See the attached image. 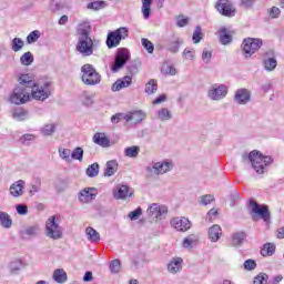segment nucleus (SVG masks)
<instances>
[{
  "label": "nucleus",
  "instance_id": "f257e3e1",
  "mask_svg": "<svg viewBox=\"0 0 284 284\" xmlns=\"http://www.w3.org/2000/svg\"><path fill=\"white\" fill-rule=\"evenodd\" d=\"M19 85H17L10 97L11 103L14 105H23L30 101L31 95L28 88H34V80L28 73L20 74L18 79Z\"/></svg>",
  "mask_w": 284,
  "mask_h": 284
},
{
  "label": "nucleus",
  "instance_id": "f03ea898",
  "mask_svg": "<svg viewBox=\"0 0 284 284\" xmlns=\"http://www.w3.org/2000/svg\"><path fill=\"white\" fill-rule=\"evenodd\" d=\"M242 163H251V166L255 170L256 174H265V169L274 163V158L264 155L258 150H253L248 153H242Z\"/></svg>",
  "mask_w": 284,
  "mask_h": 284
},
{
  "label": "nucleus",
  "instance_id": "7ed1b4c3",
  "mask_svg": "<svg viewBox=\"0 0 284 284\" xmlns=\"http://www.w3.org/2000/svg\"><path fill=\"white\" fill-rule=\"evenodd\" d=\"M78 32L81 37L78 40L77 51L80 52L82 57H92V54H94V41L90 37L92 32L90 21L82 22Z\"/></svg>",
  "mask_w": 284,
  "mask_h": 284
},
{
  "label": "nucleus",
  "instance_id": "20e7f679",
  "mask_svg": "<svg viewBox=\"0 0 284 284\" xmlns=\"http://www.w3.org/2000/svg\"><path fill=\"white\" fill-rule=\"evenodd\" d=\"M248 207L251 210V219L255 223L262 219L264 223H270L272 221V214L270 213V206L267 204H258L254 199L248 200Z\"/></svg>",
  "mask_w": 284,
  "mask_h": 284
},
{
  "label": "nucleus",
  "instance_id": "39448f33",
  "mask_svg": "<svg viewBox=\"0 0 284 284\" xmlns=\"http://www.w3.org/2000/svg\"><path fill=\"white\" fill-rule=\"evenodd\" d=\"M81 72V79L84 85H99L101 83V74L97 72V69L92 64L82 65Z\"/></svg>",
  "mask_w": 284,
  "mask_h": 284
},
{
  "label": "nucleus",
  "instance_id": "423d86ee",
  "mask_svg": "<svg viewBox=\"0 0 284 284\" xmlns=\"http://www.w3.org/2000/svg\"><path fill=\"white\" fill-rule=\"evenodd\" d=\"M242 52L245 59H250L253 54L263 48V39L261 38H245L242 42Z\"/></svg>",
  "mask_w": 284,
  "mask_h": 284
},
{
  "label": "nucleus",
  "instance_id": "0eeeda50",
  "mask_svg": "<svg viewBox=\"0 0 284 284\" xmlns=\"http://www.w3.org/2000/svg\"><path fill=\"white\" fill-rule=\"evenodd\" d=\"M123 39H128V28L121 27L114 31H110L106 36V47L109 50L118 48Z\"/></svg>",
  "mask_w": 284,
  "mask_h": 284
},
{
  "label": "nucleus",
  "instance_id": "6e6552de",
  "mask_svg": "<svg viewBox=\"0 0 284 284\" xmlns=\"http://www.w3.org/2000/svg\"><path fill=\"white\" fill-rule=\"evenodd\" d=\"M57 219H59V216L52 215L47 220L45 223L47 236L53 241L63 239V229H61V225L57 223Z\"/></svg>",
  "mask_w": 284,
  "mask_h": 284
},
{
  "label": "nucleus",
  "instance_id": "1a4fd4ad",
  "mask_svg": "<svg viewBox=\"0 0 284 284\" xmlns=\"http://www.w3.org/2000/svg\"><path fill=\"white\" fill-rule=\"evenodd\" d=\"M130 61V50L126 48H120L116 50L113 63L111 64V72L116 73Z\"/></svg>",
  "mask_w": 284,
  "mask_h": 284
},
{
  "label": "nucleus",
  "instance_id": "9d476101",
  "mask_svg": "<svg viewBox=\"0 0 284 284\" xmlns=\"http://www.w3.org/2000/svg\"><path fill=\"white\" fill-rule=\"evenodd\" d=\"M215 10H217L222 17H227L229 19L236 17V8H234V4L230 0H217L215 2Z\"/></svg>",
  "mask_w": 284,
  "mask_h": 284
},
{
  "label": "nucleus",
  "instance_id": "9b49d317",
  "mask_svg": "<svg viewBox=\"0 0 284 284\" xmlns=\"http://www.w3.org/2000/svg\"><path fill=\"white\" fill-rule=\"evenodd\" d=\"M263 65L266 72H274L276 70L278 61L276 60V51L274 49H270L264 53Z\"/></svg>",
  "mask_w": 284,
  "mask_h": 284
},
{
  "label": "nucleus",
  "instance_id": "f8f14e48",
  "mask_svg": "<svg viewBox=\"0 0 284 284\" xmlns=\"http://www.w3.org/2000/svg\"><path fill=\"white\" fill-rule=\"evenodd\" d=\"M97 194H99L97 187H84L78 193V199L80 203L88 204L97 199Z\"/></svg>",
  "mask_w": 284,
  "mask_h": 284
},
{
  "label": "nucleus",
  "instance_id": "ddd939ff",
  "mask_svg": "<svg viewBox=\"0 0 284 284\" xmlns=\"http://www.w3.org/2000/svg\"><path fill=\"white\" fill-rule=\"evenodd\" d=\"M28 91L36 101H45V99L50 98V92L39 87V83L36 82L33 87H28Z\"/></svg>",
  "mask_w": 284,
  "mask_h": 284
},
{
  "label": "nucleus",
  "instance_id": "4468645a",
  "mask_svg": "<svg viewBox=\"0 0 284 284\" xmlns=\"http://www.w3.org/2000/svg\"><path fill=\"white\" fill-rule=\"evenodd\" d=\"M185 41L183 38L179 37H172L169 40H166V43L164 44V49L166 52H170L171 54H178V52L181 50V45H183Z\"/></svg>",
  "mask_w": 284,
  "mask_h": 284
},
{
  "label": "nucleus",
  "instance_id": "2eb2a0df",
  "mask_svg": "<svg viewBox=\"0 0 284 284\" xmlns=\"http://www.w3.org/2000/svg\"><path fill=\"white\" fill-rule=\"evenodd\" d=\"M234 101L239 105H247L252 101V93L247 89H237L234 95Z\"/></svg>",
  "mask_w": 284,
  "mask_h": 284
},
{
  "label": "nucleus",
  "instance_id": "dca6fc26",
  "mask_svg": "<svg viewBox=\"0 0 284 284\" xmlns=\"http://www.w3.org/2000/svg\"><path fill=\"white\" fill-rule=\"evenodd\" d=\"M173 227L178 230V232H187L190 227H192V222L187 217H175L171 221Z\"/></svg>",
  "mask_w": 284,
  "mask_h": 284
},
{
  "label": "nucleus",
  "instance_id": "f3484780",
  "mask_svg": "<svg viewBox=\"0 0 284 284\" xmlns=\"http://www.w3.org/2000/svg\"><path fill=\"white\" fill-rule=\"evenodd\" d=\"M232 34H234V31H230L226 27H222L219 31V41L221 45H230V43L234 41Z\"/></svg>",
  "mask_w": 284,
  "mask_h": 284
},
{
  "label": "nucleus",
  "instance_id": "a211bd4d",
  "mask_svg": "<svg viewBox=\"0 0 284 284\" xmlns=\"http://www.w3.org/2000/svg\"><path fill=\"white\" fill-rule=\"evenodd\" d=\"M227 95V87L221 84L217 88H213L209 91V97L212 101H220V99H225Z\"/></svg>",
  "mask_w": 284,
  "mask_h": 284
},
{
  "label": "nucleus",
  "instance_id": "6ab92c4d",
  "mask_svg": "<svg viewBox=\"0 0 284 284\" xmlns=\"http://www.w3.org/2000/svg\"><path fill=\"white\" fill-rule=\"evenodd\" d=\"M132 85V77L130 75H124L123 78L118 79L113 84H112V92H119L123 90V88H130Z\"/></svg>",
  "mask_w": 284,
  "mask_h": 284
},
{
  "label": "nucleus",
  "instance_id": "aec40b11",
  "mask_svg": "<svg viewBox=\"0 0 284 284\" xmlns=\"http://www.w3.org/2000/svg\"><path fill=\"white\" fill-rule=\"evenodd\" d=\"M148 212L150 216H153V219H160V216L168 214V206H161L158 203H153L151 206H149Z\"/></svg>",
  "mask_w": 284,
  "mask_h": 284
},
{
  "label": "nucleus",
  "instance_id": "412c9836",
  "mask_svg": "<svg viewBox=\"0 0 284 284\" xmlns=\"http://www.w3.org/2000/svg\"><path fill=\"white\" fill-rule=\"evenodd\" d=\"M24 187H26V181L18 180L9 189L11 196H14L16 199H18V196H23Z\"/></svg>",
  "mask_w": 284,
  "mask_h": 284
},
{
  "label": "nucleus",
  "instance_id": "4be33fe9",
  "mask_svg": "<svg viewBox=\"0 0 284 284\" xmlns=\"http://www.w3.org/2000/svg\"><path fill=\"white\" fill-rule=\"evenodd\" d=\"M221 236H223V230L221 225L214 224L209 229V239L211 243H219Z\"/></svg>",
  "mask_w": 284,
  "mask_h": 284
},
{
  "label": "nucleus",
  "instance_id": "5701e85b",
  "mask_svg": "<svg viewBox=\"0 0 284 284\" xmlns=\"http://www.w3.org/2000/svg\"><path fill=\"white\" fill-rule=\"evenodd\" d=\"M231 239L233 247H241V245L247 241V233L245 231L235 232L232 234Z\"/></svg>",
  "mask_w": 284,
  "mask_h": 284
},
{
  "label": "nucleus",
  "instance_id": "b1692460",
  "mask_svg": "<svg viewBox=\"0 0 284 284\" xmlns=\"http://www.w3.org/2000/svg\"><path fill=\"white\" fill-rule=\"evenodd\" d=\"M173 166L172 162H155L153 164V170H155V174H165V172H170Z\"/></svg>",
  "mask_w": 284,
  "mask_h": 284
},
{
  "label": "nucleus",
  "instance_id": "393cba45",
  "mask_svg": "<svg viewBox=\"0 0 284 284\" xmlns=\"http://www.w3.org/2000/svg\"><path fill=\"white\" fill-rule=\"evenodd\" d=\"M93 143L100 145V148H110V138L105 136V133H94Z\"/></svg>",
  "mask_w": 284,
  "mask_h": 284
},
{
  "label": "nucleus",
  "instance_id": "a878e982",
  "mask_svg": "<svg viewBox=\"0 0 284 284\" xmlns=\"http://www.w3.org/2000/svg\"><path fill=\"white\" fill-rule=\"evenodd\" d=\"M119 171V163L116 162V160H110L106 162V166L104 170V176H114V174H116V172Z\"/></svg>",
  "mask_w": 284,
  "mask_h": 284
},
{
  "label": "nucleus",
  "instance_id": "bb28decb",
  "mask_svg": "<svg viewBox=\"0 0 284 284\" xmlns=\"http://www.w3.org/2000/svg\"><path fill=\"white\" fill-rule=\"evenodd\" d=\"M183 265V258L174 257L169 264L168 270L171 274H176V272H181Z\"/></svg>",
  "mask_w": 284,
  "mask_h": 284
},
{
  "label": "nucleus",
  "instance_id": "cd10ccee",
  "mask_svg": "<svg viewBox=\"0 0 284 284\" xmlns=\"http://www.w3.org/2000/svg\"><path fill=\"white\" fill-rule=\"evenodd\" d=\"M261 256H274V254L276 253V244L272 243V242H267L265 244H263L261 251Z\"/></svg>",
  "mask_w": 284,
  "mask_h": 284
},
{
  "label": "nucleus",
  "instance_id": "c85d7f7f",
  "mask_svg": "<svg viewBox=\"0 0 284 284\" xmlns=\"http://www.w3.org/2000/svg\"><path fill=\"white\" fill-rule=\"evenodd\" d=\"M139 68H141V60L139 59L131 61L126 67V72L129 77H131V80H132V77H135V74H139Z\"/></svg>",
  "mask_w": 284,
  "mask_h": 284
},
{
  "label": "nucleus",
  "instance_id": "c756f323",
  "mask_svg": "<svg viewBox=\"0 0 284 284\" xmlns=\"http://www.w3.org/2000/svg\"><path fill=\"white\" fill-rule=\"evenodd\" d=\"M85 234L88 236V241L91 243H99L101 241V234H99L92 226L87 227Z\"/></svg>",
  "mask_w": 284,
  "mask_h": 284
},
{
  "label": "nucleus",
  "instance_id": "7c9ffc66",
  "mask_svg": "<svg viewBox=\"0 0 284 284\" xmlns=\"http://www.w3.org/2000/svg\"><path fill=\"white\" fill-rule=\"evenodd\" d=\"M114 194V199L116 200H121V199H128V196H132V194H130V186L128 185H121L116 192L113 193Z\"/></svg>",
  "mask_w": 284,
  "mask_h": 284
},
{
  "label": "nucleus",
  "instance_id": "2f4dec72",
  "mask_svg": "<svg viewBox=\"0 0 284 284\" xmlns=\"http://www.w3.org/2000/svg\"><path fill=\"white\" fill-rule=\"evenodd\" d=\"M53 281H55V283H60V284L65 283V281H68V273H65V271L63 268H57L53 272Z\"/></svg>",
  "mask_w": 284,
  "mask_h": 284
},
{
  "label": "nucleus",
  "instance_id": "473e14b6",
  "mask_svg": "<svg viewBox=\"0 0 284 284\" xmlns=\"http://www.w3.org/2000/svg\"><path fill=\"white\" fill-rule=\"evenodd\" d=\"M54 132H57V124H54V123L44 124L40 129V133L42 136H52V134H54Z\"/></svg>",
  "mask_w": 284,
  "mask_h": 284
},
{
  "label": "nucleus",
  "instance_id": "72a5a7b5",
  "mask_svg": "<svg viewBox=\"0 0 284 284\" xmlns=\"http://www.w3.org/2000/svg\"><path fill=\"white\" fill-rule=\"evenodd\" d=\"M142 14L144 19H150L152 14V0H142Z\"/></svg>",
  "mask_w": 284,
  "mask_h": 284
},
{
  "label": "nucleus",
  "instance_id": "f704fd0d",
  "mask_svg": "<svg viewBox=\"0 0 284 284\" xmlns=\"http://www.w3.org/2000/svg\"><path fill=\"white\" fill-rule=\"evenodd\" d=\"M0 225H2V227H6L7 230H10V227H12V219L8 213L0 212Z\"/></svg>",
  "mask_w": 284,
  "mask_h": 284
},
{
  "label": "nucleus",
  "instance_id": "c9c22d12",
  "mask_svg": "<svg viewBox=\"0 0 284 284\" xmlns=\"http://www.w3.org/2000/svg\"><path fill=\"white\" fill-rule=\"evenodd\" d=\"M99 163L94 162L93 164L89 165L85 170V174L87 176H89V179H94V176H99Z\"/></svg>",
  "mask_w": 284,
  "mask_h": 284
},
{
  "label": "nucleus",
  "instance_id": "e433bc0d",
  "mask_svg": "<svg viewBox=\"0 0 284 284\" xmlns=\"http://www.w3.org/2000/svg\"><path fill=\"white\" fill-rule=\"evenodd\" d=\"M20 63L21 65H32V63H34V55L32 54V52H24L20 57Z\"/></svg>",
  "mask_w": 284,
  "mask_h": 284
},
{
  "label": "nucleus",
  "instance_id": "4c0bfd02",
  "mask_svg": "<svg viewBox=\"0 0 284 284\" xmlns=\"http://www.w3.org/2000/svg\"><path fill=\"white\" fill-rule=\"evenodd\" d=\"M108 3L103 0H98V1H93V2H89L87 4L88 10H103V8H106Z\"/></svg>",
  "mask_w": 284,
  "mask_h": 284
},
{
  "label": "nucleus",
  "instance_id": "58836bf2",
  "mask_svg": "<svg viewBox=\"0 0 284 284\" xmlns=\"http://www.w3.org/2000/svg\"><path fill=\"white\" fill-rule=\"evenodd\" d=\"M139 152H141V148L136 145L128 146L124 150V155L129 156V159H136L139 156Z\"/></svg>",
  "mask_w": 284,
  "mask_h": 284
},
{
  "label": "nucleus",
  "instance_id": "ea45409f",
  "mask_svg": "<svg viewBox=\"0 0 284 284\" xmlns=\"http://www.w3.org/2000/svg\"><path fill=\"white\" fill-rule=\"evenodd\" d=\"M23 45H26V42L21 38H13L11 41V50H13V52H21Z\"/></svg>",
  "mask_w": 284,
  "mask_h": 284
},
{
  "label": "nucleus",
  "instance_id": "a19ab883",
  "mask_svg": "<svg viewBox=\"0 0 284 284\" xmlns=\"http://www.w3.org/2000/svg\"><path fill=\"white\" fill-rule=\"evenodd\" d=\"M83 148L81 146H77L73 149V151L71 152V161H79L80 163L83 161Z\"/></svg>",
  "mask_w": 284,
  "mask_h": 284
},
{
  "label": "nucleus",
  "instance_id": "79ce46f5",
  "mask_svg": "<svg viewBox=\"0 0 284 284\" xmlns=\"http://www.w3.org/2000/svg\"><path fill=\"white\" fill-rule=\"evenodd\" d=\"M55 192L61 194V192H65L68 190V180H63L61 178H58L54 183Z\"/></svg>",
  "mask_w": 284,
  "mask_h": 284
},
{
  "label": "nucleus",
  "instance_id": "37998d69",
  "mask_svg": "<svg viewBox=\"0 0 284 284\" xmlns=\"http://www.w3.org/2000/svg\"><path fill=\"white\" fill-rule=\"evenodd\" d=\"M156 90H159V84L156 83V80L154 79L149 80V82L145 84L144 92L146 94H154Z\"/></svg>",
  "mask_w": 284,
  "mask_h": 284
},
{
  "label": "nucleus",
  "instance_id": "c03bdc74",
  "mask_svg": "<svg viewBox=\"0 0 284 284\" xmlns=\"http://www.w3.org/2000/svg\"><path fill=\"white\" fill-rule=\"evenodd\" d=\"M22 145H31L32 141H37V135L32 133H26L19 139Z\"/></svg>",
  "mask_w": 284,
  "mask_h": 284
},
{
  "label": "nucleus",
  "instance_id": "a18cd8bd",
  "mask_svg": "<svg viewBox=\"0 0 284 284\" xmlns=\"http://www.w3.org/2000/svg\"><path fill=\"white\" fill-rule=\"evenodd\" d=\"M41 37V32L39 30H33L27 36V43L32 44L37 43Z\"/></svg>",
  "mask_w": 284,
  "mask_h": 284
},
{
  "label": "nucleus",
  "instance_id": "49530a36",
  "mask_svg": "<svg viewBox=\"0 0 284 284\" xmlns=\"http://www.w3.org/2000/svg\"><path fill=\"white\" fill-rule=\"evenodd\" d=\"M111 274H119L121 272V260H112L109 264Z\"/></svg>",
  "mask_w": 284,
  "mask_h": 284
},
{
  "label": "nucleus",
  "instance_id": "de8ad7c7",
  "mask_svg": "<svg viewBox=\"0 0 284 284\" xmlns=\"http://www.w3.org/2000/svg\"><path fill=\"white\" fill-rule=\"evenodd\" d=\"M58 152L62 161H65V163H72V158H70V154L72 155V152L70 151V149H59Z\"/></svg>",
  "mask_w": 284,
  "mask_h": 284
},
{
  "label": "nucleus",
  "instance_id": "09e8293b",
  "mask_svg": "<svg viewBox=\"0 0 284 284\" xmlns=\"http://www.w3.org/2000/svg\"><path fill=\"white\" fill-rule=\"evenodd\" d=\"M132 116H133V122L136 124L145 121V118L148 116V114H145V112L141 110H138L132 112Z\"/></svg>",
  "mask_w": 284,
  "mask_h": 284
},
{
  "label": "nucleus",
  "instance_id": "8fccbe9b",
  "mask_svg": "<svg viewBox=\"0 0 284 284\" xmlns=\"http://www.w3.org/2000/svg\"><path fill=\"white\" fill-rule=\"evenodd\" d=\"M192 40H193V43L195 44L201 43V41L203 40V31L201 29V26L195 27V30L192 36Z\"/></svg>",
  "mask_w": 284,
  "mask_h": 284
},
{
  "label": "nucleus",
  "instance_id": "3c124183",
  "mask_svg": "<svg viewBox=\"0 0 284 284\" xmlns=\"http://www.w3.org/2000/svg\"><path fill=\"white\" fill-rule=\"evenodd\" d=\"M11 274H17L23 267V261L14 260L9 265Z\"/></svg>",
  "mask_w": 284,
  "mask_h": 284
},
{
  "label": "nucleus",
  "instance_id": "603ef678",
  "mask_svg": "<svg viewBox=\"0 0 284 284\" xmlns=\"http://www.w3.org/2000/svg\"><path fill=\"white\" fill-rule=\"evenodd\" d=\"M182 57H184V59H187L189 61H194V59L196 58V51L192 48H185L182 52Z\"/></svg>",
  "mask_w": 284,
  "mask_h": 284
},
{
  "label": "nucleus",
  "instance_id": "864d4df0",
  "mask_svg": "<svg viewBox=\"0 0 284 284\" xmlns=\"http://www.w3.org/2000/svg\"><path fill=\"white\" fill-rule=\"evenodd\" d=\"M229 199L231 201L230 206L234 207L239 201H241V193L239 191L234 190L230 193Z\"/></svg>",
  "mask_w": 284,
  "mask_h": 284
},
{
  "label": "nucleus",
  "instance_id": "5fc2aeb1",
  "mask_svg": "<svg viewBox=\"0 0 284 284\" xmlns=\"http://www.w3.org/2000/svg\"><path fill=\"white\" fill-rule=\"evenodd\" d=\"M268 278L267 273H260L254 277L253 284H267Z\"/></svg>",
  "mask_w": 284,
  "mask_h": 284
},
{
  "label": "nucleus",
  "instance_id": "6e6d98bb",
  "mask_svg": "<svg viewBox=\"0 0 284 284\" xmlns=\"http://www.w3.org/2000/svg\"><path fill=\"white\" fill-rule=\"evenodd\" d=\"M38 192H41V178L34 179V184H31V190H29V194L34 195Z\"/></svg>",
  "mask_w": 284,
  "mask_h": 284
},
{
  "label": "nucleus",
  "instance_id": "4d7b16f0",
  "mask_svg": "<svg viewBox=\"0 0 284 284\" xmlns=\"http://www.w3.org/2000/svg\"><path fill=\"white\" fill-rule=\"evenodd\" d=\"M142 45L149 54H154V43L146 38H142Z\"/></svg>",
  "mask_w": 284,
  "mask_h": 284
},
{
  "label": "nucleus",
  "instance_id": "13d9d810",
  "mask_svg": "<svg viewBox=\"0 0 284 284\" xmlns=\"http://www.w3.org/2000/svg\"><path fill=\"white\" fill-rule=\"evenodd\" d=\"M141 214H143V209L139 206L134 211H131L128 217L130 219V221H139Z\"/></svg>",
  "mask_w": 284,
  "mask_h": 284
},
{
  "label": "nucleus",
  "instance_id": "bf43d9fd",
  "mask_svg": "<svg viewBox=\"0 0 284 284\" xmlns=\"http://www.w3.org/2000/svg\"><path fill=\"white\" fill-rule=\"evenodd\" d=\"M158 116L162 121H170V119H172V113L170 112V110L163 108L158 112Z\"/></svg>",
  "mask_w": 284,
  "mask_h": 284
},
{
  "label": "nucleus",
  "instance_id": "052dcab7",
  "mask_svg": "<svg viewBox=\"0 0 284 284\" xmlns=\"http://www.w3.org/2000/svg\"><path fill=\"white\" fill-rule=\"evenodd\" d=\"M49 8H50L51 12H59V10H63L62 3L57 0H51Z\"/></svg>",
  "mask_w": 284,
  "mask_h": 284
},
{
  "label": "nucleus",
  "instance_id": "680f3d73",
  "mask_svg": "<svg viewBox=\"0 0 284 284\" xmlns=\"http://www.w3.org/2000/svg\"><path fill=\"white\" fill-rule=\"evenodd\" d=\"M243 266L247 272H252L253 270H256V261L248 258L244 262Z\"/></svg>",
  "mask_w": 284,
  "mask_h": 284
},
{
  "label": "nucleus",
  "instance_id": "e2e57ef3",
  "mask_svg": "<svg viewBox=\"0 0 284 284\" xmlns=\"http://www.w3.org/2000/svg\"><path fill=\"white\" fill-rule=\"evenodd\" d=\"M190 23V18H185L184 16H179L176 20L178 28H185Z\"/></svg>",
  "mask_w": 284,
  "mask_h": 284
},
{
  "label": "nucleus",
  "instance_id": "0e129e2a",
  "mask_svg": "<svg viewBox=\"0 0 284 284\" xmlns=\"http://www.w3.org/2000/svg\"><path fill=\"white\" fill-rule=\"evenodd\" d=\"M16 212L20 216H26V214H28V205H26V204H17L16 205Z\"/></svg>",
  "mask_w": 284,
  "mask_h": 284
},
{
  "label": "nucleus",
  "instance_id": "69168bd1",
  "mask_svg": "<svg viewBox=\"0 0 284 284\" xmlns=\"http://www.w3.org/2000/svg\"><path fill=\"white\" fill-rule=\"evenodd\" d=\"M214 201V196L211 194H206L200 197L201 205H210Z\"/></svg>",
  "mask_w": 284,
  "mask_h": 284
},
{
  "label": "nucleus",
  "instance_id": "338daca9",
  "mask_svg": "<svg viewBox=\"0 0 284 284\" xmlns=\"http://www.w3.org/2000/svg\"><path fill=\"white\" fill-rule=\"evenodd\" d=\"M37 232H39L38 226H29L26 229L24 234H27V236H37Z\"/></svg>",
  "mask_w": 284,
  "mask_h": 284
},
{
  "label": "nucleus",
  "instance_id": "774afa93",
  "mask_svg": "<svg viewBox=\"0 0 284 284\" xmlns=\"http://www.w3.org/2000/svg\"><path fill=\"white\" fill-rule=\"evenodd\" d=\"M192 243H194V234L183 240V247H192Z\"/></svg>",
  "mask_w": 284,
  "mask_h": 284
}]
</instances>
